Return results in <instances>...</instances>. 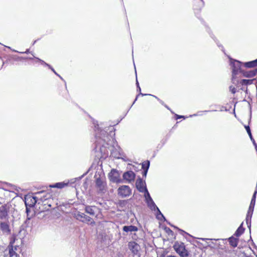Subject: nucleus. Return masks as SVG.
Here are the masks:
<instances>
[{
	"label": "nucleus",
	"mask_w": 257,
	"mask_h": 257,
	"mask_svg": "<svg viewBox=\"0 0 257 257\" xmlns=\"http://www.w3.org/2000/svg\"><path fill=\"white\" fill-rule=\"evenodd\" d=\"M230 65L232 69V81L233 83H235V81L238 82L237 80H236V77L237 75L239 74H242L243 70L241 69V64L240 62L237 60L231 61Z\"/></svg>",
	"instance_id": "obj_1"
},
{
	"label": "nucleus",
	"mask_w": 257,
	"mask_h": 257,
	"mask_svg": "<svg viewBox=\"0 0 257 257\" xmlns=\"http://www.w3.org/2000/svg\"><path fill=\"white\" fill-rule=\"evenodd\" d=\"M174 248L181 257H188L189 251L186 249L183 243H176Z\"/></svg>",
	"instance_id": "obj_2"
},
{
	"label": "nucleus",
	"mask_w": 257,
	"mask_h": 257,
	"mask_svg": "<svg viewBox=\"0 0 257 257\" xmlns=\"http://www.w3.org/2000/svg\"><path fill=\"white\" fill-rule=\"evenodd\" d=\"M76 218L77 219L82 222L86 223L91 225H93L95 223V221H94L91 217L83 213L78 212L76 215Z\"/></svg>",
	"instance_id": "obj_3"
},
{
	"label": "nucleus",
	"mask_w": 257,
	"mask_h": 257,
	"mask_svg": "<svg viewBox=\"0 0 257 257\" xmlns=\"http://www.w3.org/2000/svg\"><path fill=\"white\" fill-rule=\"evenodd\" d=\"M14 241L15 239L13 241H11L10 244L4 252V257H18L19 254L14 249Z\"/></svg>",
	"instance_id": "obj_4"
},
{
	"label": "nucleus",
	"mask_w": 257,
	"mask_h": 257,
	"mask_svg": "<svg viewBox=\"0 0 257 257\" xmlns=\"http://www.w3.org/2000/svg\"><path fill=\"white\" fill-rule=\"evenodd\" d=\"M95 183L99 193H104L106 191V182L100 177L96 178Z\"/></svg>",
	"instance_id": "obj_5"
},
{
	"label": "nucleus",
	"mask_w": 257,
	"mask_h": 257,
	"mask_svg": "<svg viewBox=\"0 0 257 257\" xmlns=\"http://www.w3.org/2000/svg\"><path fill=\"white\" fill-rule=\"evenodd\" d=\"M148 206L153 211H157V217L158 219L160 218L159 216H161L165 220V218L161 212L158 207L156 206L152 198H150V200L146 201Z\"/></svg>",
	"instance_id": "obj_6"
},
{
	"label": "nucleus",
	"mask_w": 257,
	"mask_h": 257,
	"mask_svg": "<svg viewBox=\"0 0 257 257\" xmlns=\"http://www.w3.org/2000/svg\"><path fill=\"white\" fill-rule=\"evenodd\" d=\"M131 192V189L128 186L123 185L118 189V195L122 197H126L130 196Z\"/></svg>",
	"instance_id": "obj_7"
},
{
	"label": "nucleus",
	"mask_w": 257,
	"mask_h": 257,
	"mask_svg": "<svg viewBox=\"0 0 257 257\" xmlns=\"http://www.w3.org/2000/svg\"><path fill=\"white\" fill-rule=\"evenodd\" d=\"M254 205H255L253 204L250 203L247 213L246 216V223L247 225V227H248L250 231L251 227V219L253 214Z\"/></svg>",
	"instance_id": "obj_8"
},
{
	"label": "nucleus",
	"mask_w": 257,
	"mask_h": 257,
	"mask_svg": "<svg viewBox=\"0 0 257 257\" xmlns=\"http://www.w3.org/2000/svg\"><path fill=\"white\" fill-rule=\"evenodd\" d=\"M25 203L26 206L33 207L38 200V197L28 196L25 198Z\"/></svg>",
	"instance_id": "obj_9"
},
{
	"label": "nucleus",
	"mask_w": 257,
	"mask_h": 257,
	"mask_svg": "<svg viewBox=\"0 0 257 257\" xmlns=\"http://www.w3.org/2000/svg\"><path fill=\"white\" fill-rule=\"evenodd\" d=\"M10 208L7 205L5 204L0 207V219L2 220L8 219V213L9 212Z\"/></svg>",
	"instance_id": "obj_10"
},
{
	"label": "nucleus",
	"mask_w": 257,
	"mask_h": 257,
	"mask_svg": "<svg viewBox=\"0 0 257 257\" xmlns=\"http://www.w3.org/2000/svg\"><path fill=\"white\" fill-rule=\"evenodd\" d=\"M85 211L86 213L91 216H95L96 217L97 215L96 214L97 212H99V209L95 206L85 205Z\"/></svg>",
	"instance_id": "obj_11"
},
{
	"label": "nucleus",
	"mask_w": 257,
	"mask_h": 257,
	"mask_svg": "<svg viewBox=\"0 0 257 257\" xmlns=\"http://www.w3.org/2000/svg\"><path fill=\"white\" fill-rule=\"evenodd\" d=\"M128 247L134 255H137L140 249V246L135 241H130L128 243Z\"/></svg>",
	"instance_id": "obj_12"
},
{
	"label": "nucleus",
	"mask_w": 257,
	"mask_h": 257,
	"mask_svg": "<svg viewBox=\"0 0 257 257\" xmlns=\"http://www.w3.org/2000/svg\"><path fill=\"white\" fill-rule=\"evenodd\" d=\"M109 178L110 180L113 182H119V174L117 171L115 169L111 170L109 174Z\"/></svg>",
	"instance_id": "obj_13"
},
{
	"label": "nucleus",
	"mask_w": 257,
	"mask_h": 257,
	"mask_svg": "<svg viewBox=\"0 0 257 257\" xmlns=\"http://www.w3.org/2000/svg\"><path fill=\"white\" fill-rule=\"evenodd\" d=\"M136 186L138 190L140 192H144L145 189H147L146 186L145 182H144L143 180L140 178L137 180L136 182Z\"/></svg>",
	"instance_id": "obj_14"
},
{
	"label": "nucleus",
	"mask_w": 257,
	"mask_h": 257,
	"mask_svg": "<svg viewBox=\"0 0 257 257\" xmlns=\"http://www.w3.org/2000/svg\"><path fill=\"white\" fill-rule=\"evenodd\" d=\"M136 175L132 171H129L125 172L123 175V178L128 182L134 181Z\"/></svg>",
	"instance_id": "obj_15"
},
{
	"label": "nucleus",
	"mask_w": 257,
	"mask_h": 257,
	"mask_svg": "<svg viewBox=\"0 0 257 257\" xmlns=\"http://www.w3.org/2000/svg\"><path fill=\"white\" fill-rule=\"evenodd\" d=\"M0 229L4 233L8 234L11 233L9 222L5 221L1 222L0 223Z\"/></svg>",
	"instance_id": "obj_16"
},
{
	"label": "nucleus",
	"mask_w": 257,
	"mask_h": 257,
	"mask_svg": "<svg viewBox=\"0 0 257 257\" xmlns=\"http://www.w3.org/2000/svg\"><path fill=\"white\" fill-rule=\"evenodd\" d=\"M242 74L245 77L252 78L257 75V68L249 71H243Z\"/></svg>",
	"instance_id": "obj_17"
},
{
	"label": "nucleus",
	"mask_w": 257,
	"mask_h": 257,
	"mask_svg": "<svg viewBox=\"0 0 257 257\" xmlns=\"http://www.w3.org/2000/svg\"><path fill=\"white\" fill-rule=\"evenodd\" d=\"M96 138L97 139L98 138L101 139L104 142H107L108 135L106 134V132L103 130H100V132H98L96 134Z\"/></svg>",
	"instance_id": "obj_18"
},
{
	"label": "nucleus",
	"mask_w": 257,
	"mask_h": 257,
	"mask_svg": "<svg viewBox=\"0 0 257 257\" xmlns=\"http://www.w3.org/2000/svg\"><path fill=\"white\" fill-rule=\"evenodd\" d=\"M37 194L40 195V196H38V200H40L42 202L47 200L51 196L50 194L47 193L44 191L39 192L37 193Z\"/></svg>",
	"instance_id": "obj_19"
},
{
	"label": "nucleus",
	"mask_w": 257,
	"mask_h": 257,
	"mask_svg": "<svg viewBox=\"0 0 257 257\" xmlns=\"http://www.w3.org/2000/svg\"><path fill=\"white\" fill-rule=\"evenodd\" d=\"M122 229L124 231L126 232L137 231L138 230V227L134 225L124 226Z\"/></svg>",
	"instance_id": "obj_20"
},
{
	"label": "nucleus",
	"mask_w": 257,
	"mask_h": 257,
	"mask_svg": "<svg viewBox=\"0 0 257 257\" xmlns=\"http://www.w3.org/2000/svg\"><path fill=\"white\" fill-rule=\"evenodd\" d=\"M229 244L233 247H236L238 244V239L231 236L228 238Z\"/></svg>",
	"instance_id": "obj_21"
},
{
	"label": "nucleus",
	"mask_w": 257,
	"mask_h": 257,
	"mask_svg": "<svg viewBox=\"0 0 257 257\" xmlns=\"http://www.w3.org/2000/svg\"><path fill=\"white\" fill-rule=\"evenodd\" d=\"M244 66L247 68H253L257 66V59L255 60L244 63Z\"/></svg>",
	"instance_id": "obj_22"
},
{
	"label": "nucleus",
	"mask_w": 257,
	"mask_h": 257,
	"mask_svg": "<svg viewBox=\"0 0 257 257\" xmlns=\"http://www.w3.org/2000/svg\"><path fill=\"white\" fill-rule=\"evenodd\" d=\"M37 59L39 61H40L42 64L45 65V66H47L50 68L56 75L59 76L61 79H63V78L55 71V70L49 64L46 63L45 62H44L43 60L37 58Z\"/></svg>",
	"instance_id": "obj_23"
},
{
	"label": "nucleus",
	"mask_w": 257,
	"mask_h": 257,
	"mask_svg": "<svg viewBox=\"0 0 257 257\" xmlns=\"http://www.w3.org/2000/svg\"><path fill=\"white\" fill-rule=\"evenodd\" d=\"M242 224L243 223L239 226L234 234L237 237L240 236L244 232V228L242 227Z\"/></svg>",
	"instance_id": "obj_24"
},
{
	"label": "nucleus",
	"mask_w": 257,
	"mask_h": 257,
	"mask_svg": "<svg viewBox=\"0 0 257 257\" xmlns=\"http://www.w3.org/2000/svg\"><path fill=\"white\" fill-rule=\"evenodd\" d=\"M67 185V183H64V182H59V183H56L53 185H50V187L57 188L61 189V188H64L65 186H66Z\"/></svg>",
	"instance_id": "obj_25"
},
{
	"label": "nucleus",
	"mask_w": 257,
	"mask_h": 257,
	"mask_svg": "<svg viewBox=\"0 0 257 257\" xmlns=\"http://www.w3.org/2000/svg\"><path fill=\"white\" fill-rule=\"evenodd\" d=\"M254 80H255L254 79H242L240 81V83L242 85H250L253 83V82Z\"/></svg>",
	"instance_id": "obj_26"
},
{
	"label": "nucleus",
	"mask_w": 257,
	"mask_h": 257,
	"mask_svg": "<svg viewBox=\"0 0 257 257\" xmlns=\"http://www.w3.org/2000/svg\"><path fill=\"white\" fill-rule=\"evenodd\" d=\"M26 207V213H27V217H28V219H31L34 215V213L33 212L31 211V208L32 207H29V206Z\"/></svg>",
	"instance_id": "obj_27"
},
{
	"label": "nucleus",
	"mask_w": 257,
	"mask_h": 257,
	"mask_svg": "<svg viewBox=\"0 0 257 257\" xmlns=\"http://www.w3.org/2000/svg\"><path fill=\"white\" fill-rule=\"evenodd\" d=\"M144 192L145 193L144 196H145L146 202L148 201L149 200H150V198H152L147 189H145V191Z\"/></svg>",
	"instance_id": "obj_28"
},
{
	"label": "nucleus",
	"mask_w": 257,
	"mask_h": 257,
	"mask_svg": "<svg viewBox=\"0 0 257 257\" xmlns=\"http://www.w3.org/2000/svg\"><path fill=\"white\" fill-rule=\"evenodd\" d=\"M30 219H28V217H27V219L25 220L24 223L22 225L21 227L24 229L26 228L30 223Z\"/></svg>",
	"instance_id": "obj_29"
},
{
	"label": "nucleus",
	"mask_w": 257,
	"mask_h": 257,
	"mask_svg": "<svg viewBox=\"0 0 257 257\" xmlns=\"http://www.w3.org/2000/svg\"><path fill=\"white\" fill-rule=\"evenodd\" d=\"M256 193H257V189L256 188V190H255V191L253 194V196L252 197V199H251V200L250 202V203L253 204L254 205H255V198H256Z\"/></svg>",
	"instance_id": "obj_30"
},
{
	"label": "nucleus",
	"mask_w": 257,
	"mask_h": 257,
	"mask_svg": "<svg viewBox=\"0 0 257 257\" xmlns=\"http://www.w3.org/2000/svg\"><path fill=\"white\" fill-rule=\"evenodd\" d=\"M148 164H149V167L150 166V162L149 161H147L142 163V168L143 170L146 169Z\"/></svg>",
	"instance_id": "obj_31"
},
{
	"label": "nucleus",
	"mask_w": 257,
	"mask_h": 257,
	"mask_svg": "<svg viewBox=\"0 0 257 257\" xmlns=\"http://www.w3.org/2000/svg\"><path fill=\"white\" fill-rule=\"evenodd\" d=\"M14 249L17 253L21 251V247L19 245H14Z\"/></svg>",
	"instance_id": "obj_32"
},
{
	"label": "nucleus",
	"mask_w": 257,
	"mask_h": 257,
	"mask_svg": "<svg viewBox=\"0 0 257 257\" xmlns=\"http://www.w3.org/2000/svg\"><path fill=\"white\" fill-rule=\"evenodd\" d=\"M148 169H149V164H148L146 169L144 170V171L143 172V176H144L145 177H146Z\"/></svg>",
	"instance_id": "obj_33"
},
{
	"label": "nucleus",
	"mask_w": 257,
	"mask_h": 257,
	"mask_svg": "<svg viewBox=\"0 0 257 257\" xmlns=\"http://www.w3.org/2000/svg\"><path fill=\"white\" fill-rule=\"evenodd\" d=\"M229 89L230 91L233 94H234L236 92V88L234 87L230 86L229 87Z\"/></svg>",
	"instance_id": "obj_34"
},
{
	"label": "nucleus",
	"mask_w": 257,
	"mask_h": 257,
	"mask_svg": "<svg viewBox=\"0 0 257 257\" xmlns=\"http://www.w3.org/2000/svg\"><path fill=\"white\" fill-rule=\"evenodd\" d=\"M137 91H139L140 92V94H141V95L142 96H144V95H148L147 94H143V93H142L141 92V87H140V86H138V87H137Z\"/></svg>",
	"instance_id": "obj_35"
},
{
	"label": "nucleus",
	"mask_w": 257,
	"mask_h": 257,
	"mask_svg": "<svg viewBox=\"0 0 257 257\" xmlns=\"http://www.w3.org/2000/svg\"><path fill=\"white\" fill-rule=\"evenodd\" d=\"M176 118H177V119H178V118H185V117L183 115H179L176 114Z\"/></svg>",
	"instance_id": "obj_36"
},
{
	"label": "nucleus",
	"mask_w": 257,
	"mask_h": 257,
	"mask_svg": "<svg viewBox=\"0 0 257 257\" xmlns=\"http://www.w3.org/2000/svg\"><path fill=\"white\" fill-rule=\"evenodd\" d=\"M179 230L180 231H181V232H182L184 233H185V234H187V235H190L188 233H187V232H185L184 231H183V230H181V229H179Z\"/></svg>",
	"instance_id": "obj_37"
},
{
	"label": "nucleus",
	"mask_w": 257,
	"mask_h": 257,
	"mask_svg": "<svg viewBox=\"0 0 257 257\" xmlns=\"http://www.w3.org/2000/svg\"><path fill=\"white\" fill-rule=\"evenodd\" d=\"M110 133H112V131L113 130V129H114V128H113V127L112 126H111V127H110Z\"/></svg>",
	"instance_id": "obj_38"
},
{
	"label": "nucleus",
	"mask_w": 257,
	"mask_h": 257,
	"mask_svg": "<svg viewBox=\"0 0 257 257\" xmlns=\"http://www.w3.org/2000/svg\"><path fill=\"white\" fill-rule=\"evenodd\" d=\"M136 84H137V86H140V85H139V82H138V81L137 79H136Z\"/></svg>",
	"instance_id": "obj_39"
},
{
	"label": "nucleus",
	"mask_w": 257,
	"mask_h": 257,
	"mask_svg": "<svg viewBox=\"0 0 257 257\" xmlns=\"http://www.w3.org/2000/svg\"><path fill=\"white\" fill-rule=\"evenodd\" d=\"M138 96H139V95H138L137 96L136 98H135V101H134V102H133V104H134V103L135 102V101L137 100V98H138Z\"/></svg>",
	"instance_id": "obj_40"
},
{
	"label": "nucleus",
	"mask_w": 257,
	"mask_h": 257,
	"mask_svg": "<svg viewBox=\"0 0 257 257\" xmlns=\"http://www.w3.org/2000/svg\"><path fill=\"white\" fill-rule=\"evenodd\" d=\"M25 53L28 54V53H29V50L28 49L27 50Z\"/></svg>",
	"instance_id": "obj_41"
},
{
	"label": "nucleus",
	"mask_w": 257,
	"mask_h": 257,
	"mask_svg": "<svg viewBox=\"0 0 257 257\" xmlns=\"http://www.w3.org/2000/svg\"><path fill=\"white\" fill-rule=\"evenodd\" d=\"M114 157H116V158H119V156H117V155H114Z\"/></svg>",
	"instance_id": "obj_42"
},
{
	"label": "nucleus",
	"mask_w": 257,
	"mask_h": 257,
	"mask_svg": "<svg viewBox=\"0 0 257 257\" xmlns=\"http://www.w3.org/2000/svg\"><path fill=\"white\" fill-rule=\"evenodd\" d=\"M168 230H167V231H169H169H171V230H170V229H169V228H168Z\"/></svg>",
	"instance_id": "obj_43"
},
{
	"label": "nucleus",
	"mask_w": 257,
	"mask_h": 257,
	"mask_svg": "<svg viewBox=\"0 0 257 257\" xmlns=\"http://www.w3.org/2000/svg\"><path fill=\"white\" fill-rule=\"evenodd\" d=\"M168 230H167V231H169H169H171V230H170V229H169V228H168Z\"/></svg>",
	"instance_id": "obj_44"
},
{
	"label": "nucleus",
	"mask_w": 257,
	"mask_h": 257,
	"mask_svg": "<svg viewBox=\"0 0 257 257\" xmlns=\"http://www.w3.org/2000/svg\"><path fill=\"white\" fill-rule=\"evenodd\" d=\"M36 41H35L33 44H34L36 43Z\"/></svg>",
	"instance_id": "obj_45"
}]
</instances>
